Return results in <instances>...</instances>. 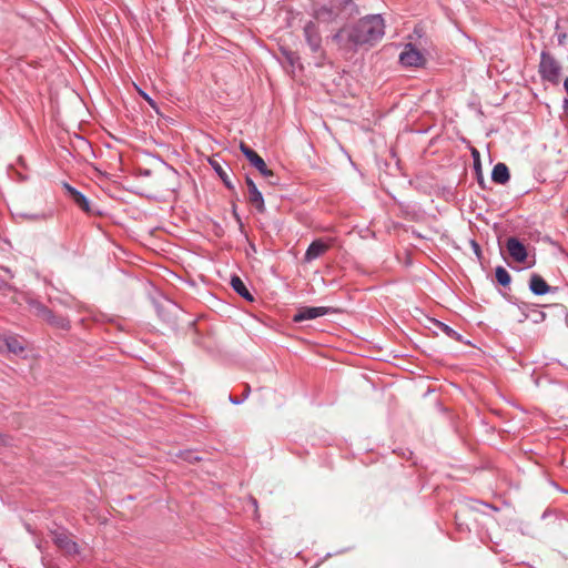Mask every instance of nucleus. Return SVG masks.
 I'll use <instances>...</instances> for the list:
<instances>
[{"label":"nucleus","mask_w":568,"mask_h":568,"mask_svg":"<svg viewBox=\"0 0 568 568\" xmlns=\"http://www.w3.org/2000/svg\"><path fill=\"white\" fill-rule=\"evenodd\" d=\"M445 331L447 332L448 335H453V334H456L452 328H449L448 326H445Z\"/></svg>","instance_id":"bb28decb"},{"label":"nucleus","mask_w":568,"mask_h":568,"mask_svg":"<svg viewBox=\"0 0 568 568\" xmlns=\"http://www.w3.org/2000/svg\"><path fill=\"white\" fill-rule=\"evenodd\" d=\"M230 400H231L233 404H240V403H242V400H241V399L233 398L232 396H230Z\"/></svg>","instance_id":"a878e982"},{"label":"nucleus","mask_w":568,"mask_h":568,"mask_svg":"<svg viewBox=\"0 0 568 568\" xmlns=\"http://www.w3.org/2000/svg\"><path fill=\"white\" fill-rule=\"evenodd\" d=\"M232 288L246 301H253L252 294L246 288L245 284L239 276H233L231 278Z\"/></svg>","instance_id":"f3484780"},{"label":"nucleus","mask_w":568,"mask_h":568,"mask_svg":"<svg viewBox=\"0 0 568 568\" xmlns=\"http://www.w3.org/2000/svg\"><path fill=\"white\" fill-rule=\"evenodd\" d=\"M564 88H565L566 92L568 93V78H566L564 81Z\"/></svg>","instance_id":"c85d7f7f"},{"label":"nucleus","mask_w":568,"mask_h":568,"mask_svg":"<svg viewBox=\"0 0 568 568\" xmlns=\"http://www.w3.org/2000/svg\"><path fill=\"white\" fill-rule=\"evenodd\" d=\"M545 318V313L540 312V311H534V314L531 316V320L535 322V323H538V322H541L544 321Z\"/></svg>","instance_id":"4be33fe9"},{"label":"nucleus","mask_w":568,"mask_h":568,"mask_svg":"<svg viewBox=\"0 0 568 568\" xmlns=\"http://www.w3.org/2000/svg\"><path fill=\"white\" fill-rule=\"evenodd\" d=\"M385 33L384 20L381 14H372L361 19L352 27L343 28L334 36L336 41L346 37L353 44H373Z\"/></svg>","instance_id":"f257e3e1"},{"label":"nucleus","mask_w":568,"mask_h":568,"mask_svg":"<svg viewBox=\"0 0 568 568\" xmlns=\"http://www.w3.org/2000/svg\"><path fill=\"white\" fill-rule=\"evenodd\" d=\"M528 308V305L523 303L521 306H519V310L521 311L523 315H524V318L527 320L529 318L530 316L526 313V310Z\"/></svg>","instance_id":"5701e85b"},{"label":"nucleus","mask_w":568,"mask_h":568,"mask_svg":"<svg viewBox=\"0 0 568 568\" xmlns=\"http://www.w3.org/2000/svg\"><path fill=\"white\" fill-rule=\"evenodd\" d=\"M240 150L245 155V158L250 161V163L266 179L270 180L271 184H276L277 179L273 180L274 173L271 171L267 166L264 160L251 148H248L246 144L241 143Z\"/></svg>","instance_id":"7ed1b4c3"},{"label":"nucleus","mask_w":568,"mask_h":568,"mask_svg":"<svg viewBox=\"0 0 568 568\" xmlns=\"http://www.w3.org/2000/svg\"><path fill=\"white\" fill-rule=\"evenodd\" d=\"M142 95L149 102L150 105L154 106L153 100L146 93L142 92Z\"/></svg>","instance_id":"b1692460"},{"label":"nucleus","mask_w":568,"mask_h":568,"mask_svg":"<svg viewBox=\"0 0 568 568\" xmlns=\"http://www.w3.org/2000/svg\"><path fill=\"white\" fill-rule=\"evenodd\" d=\"M246 184L248 189V201L250 203L260 212L263 213L265 211V204L262 193L258 191L254 181L250 178H246Z\"/></svg>","instance_id":"9d476101"},{"label":"nucleus","mask_w":568,"mask_h":568,"mask_svg":"<svg viewBox=\"0 0 568 568\" xmlns=\"http://www.w3.org/2000/svg\"><path fill=\"white\" fill-rule=\"evenodd\" d=\"M179 456L183 460L189 462L191 464L201 460V457L197 455V453L193 450L181 452Z\"/></svg>","instance_id":"aec40b11"},{"label":"nucleus","mask_w":568,"mask_h":568,"mask_svg":"<svg viewBox=\"0 0 568 568\" xmlns=\"http://www.w3.org/2000/svg\"><path fill=\"white\" fill-rule=\"evenodd\" d=\"M20 216L24 220H30V221H44L51 216V213H44V212L34 213V214L23 213V214H20Z\"/></svg>","instance_id":"412c9836"},{"label":"nucleus","mask_w":568,"mask_h":568,"mask_svg":"<svg viewBox=\"0 0 568 568\" xmlns=\"http://www.w3.org/2000/svg\"><path fill=\"white\" fill-rule=\"evenodd\" d=\"M8 284L0 277V291L6 288Z\"/></svg>","instance_id":"393cba45"},{"label":"nucleus","mask_w":568,"mask_h":568,"mask_svg":"<svg viewBox=\"0 0 568 568\" xmlns=\"http://www.w3.org/2000/svg\"><path fill=\"white\" fill-rule=\"evenodd\" d=\"M510 174L505 163H497L491 172V180L498 184H505L509 181Z\"/></svg>","instance_id":"2eb2a0df"},{"label":"nucleus","mask_w":568,"mask_h":568,"mask_svg":"<svg viewBox=\"0 0 568 568\" xmlns=\"http://www.w3.org/2000/svg\"><path fill=\"white\" fill-rule=\"evenodd\" d=\"M3 344L7 347L8 352H10L14 355H20L24 351L23 341L17 336H11V335L6 336L3 338Z\"/></svg>","instance_id":"dca6fc26"},{"label":"nucleus","mask_w":568,"mask_h":568,"mask_svg":"<svg viewBox=\"0 0 568 568\" xmlns=\"http://www.w3.org/2000/svg\"><path fill=\"white\" fill-rule=\"evenodd\" d=\"M473 246H474V251H475L476 253H478V252H479V246H478V244H477L476 242H473Z\"/></svg>","instance_id":"c756f323"},{"label":"nucleus","mask_w":568,"mask_h":568,"mask_svg":"<svg viewBox=\"0 0 568 568\" xmlns=\"http://www.w3.org/2000/svg\"><path fill=\"white\" fill-rule=\"evenodd\" d=\"M30 306L37 316L43 318L48 323L55 325L58 327H61V328L69 327V321L67 318L57 317L55 315H53V313L47 306H44L40 302L32 301L30 303Z\"/></svg>","instance_id":"20e7f679"},{"label":"nucleus","mask_w":568,"mask_h":568,"mask_svg":"<svg viewBox=\"0 0 568 568\" xmlns=\"http://www.w3.org/2000/svg\"><path fill=\"white\" fill-rule=\"evenodd\" d=\"M445 331L447 332L448 335H453V334H456L452 328H449L448 326H445Z\"/></svg>","instance_id":"cd10ccee"},{"label":"nucleus","mask_w":568,"mask_h":568,"mask_svg":"<svg viewBox=\"0 0 568 568\" xmlns=\"http://www.w3.org/2000/svg\"><path fill=\"white\" fill-rule=\"evenodd\" d=\"M212 168L214 169V171L217 173V175L222 179V181L224 182V184L229 187V189H233V185L229 179V175L226 174V172L222 169L221 164L217 162V161H211L210 162Z\"/></svg>","instance_id":"6ab92c4d"},{"label":"nucleus","mask_w":568,"mask_h":568,"mask_svg":"<svg viewBox=\"0 0 568 568\" xmlns=\"http://www.w3.org/2000/svg\"><path fill=\"white\" fill-rule=\"evenodd\" d=\"M331 312L329 307L324 306H304L298 308L297 313L293 316V321L301 323L304 321L315 320L324 316Z\"/></svg>","instance_id":"39448f33"},{"label":"nucleus","mask_w":568,"mask_h":568,"mask_svg":"<svg viewBox=\"0 0 568 568\" xmlns=\"http://www.w3.org/2000/svg\"><path fill=\"white\" fill-rule=\"evenodd\" d=\"M331 246V243L324 242L323 240L313 241L307 247L304 260L305 262H312L323 255Z\"/></svg>","instance_id":"9b49d317"},{"label":"nucleus","mask_w":568,"mask_h":568,"mask_svg":"<svg viewBox=\"0 0 568 568\" xmlns=\"http://www.w3.org/2000/svg\"><path fill=\"white\" fill-rule=\"evenodd\" d=\"M399 61L405 67H419L424 63V57L412 43H408L400 53Z\"/></svg>","instance_id":"423d86ee"},{"label":"nucleus","mask_w":568,"mask_h":568,"mask_svg":"<svg viewBox=\"0 0 568 568\" xmlns=\"http://www.w3.org/2000/svg\"><path fill=\"white\" fill-rule=\"evenodd\" d=\"M538 72L542 81L558 84L561 65L548 51H541Z\"/></svg>","instance_id":"f03ea898"},{"label":"nucleus","mask_w":568,"mask_h":568,"mask_svg":"<svg viewBox=\"0 0 568 568\" xmlns=\"http://www.w3.org/2000/svg\"><path fill=\"white\" fill-rule=\"evenodd\" d=\"M339 10L335 7L321 6L314 10V17L322 22H331L338 16Z\"/></svg>","instance_id":"ddd939ff"},{"label":"nucleus","mask_w":568,"mask_h":568,"mask_svg":"<svg viewBox=\"0 0 568 568\" xmlns=\"http://www.w3.org/2000/svg\"><path fill=\"white\" fill-rule=\"evenodd\" d=\"M248 393H250V387L246 385L245 390H244V398H246L248 396Z\"/></svg>","instance_id":"7c9ffc66"},{"label":"nucleus","mask_w":568,"mask_h":568,"mask_svg":"<svg viewBox=\"0 0 568 568\" xmlns=\"http://www.w3.org/2000/svg\"><path fill=\"white\" fill-rule=\"evenodd\" d=\"M495 276H496L497 282L503 286H507L511 281L509 273L503 266H498L496 268Z\"/></svg>","instance_id":"a211bd4d"},{"label":"nucleus","mask_w":568,"mask_h":568,"mask_svg":"<svg viewBox=\"0 0 568 568\" xmlns=\"http://www.w3.org/2000/svg\"><path fill=\"white\" fill-rule=\"evenodd\" d=\"M53 541L62 551H64L67 555H77L79 554L78 545L75 541H73L70 536L64 532H54L53 535Z\"/></svg>","instance_id":"1a4fd4ad"},{"label":"nucleus","mask_w":568,"mask_h":568,"mask_svg":"<svg viewBox=\"0 0 568 568\" xmlns=\"http://www.w3.org/2000/svg\"><path fill=\"white\" fill-rule=\"evenodd\" d=\"M63 187L77 205H79L85 212L90 211L89 201L81 192H79L77 189H74L68 183H63Z\"/></svg>","instance_id":"4468645a"},{"label":"nucleus","mask_w":568,"mask_h":568,"mask_svg":"<svg viewBox=\"0 0 568 568\" xmlns=\"http://www.w3.org/2000/svg\"><path fill=\"white\" fill-rule=\"evenodd\" d=\"M506 248L514 261L524 263L527 260L526 246L517 237H509L506 241Z\"/></svg>","instance_id":"6e6552de"},{"label":"nucleus","mask_w":568,"mask_h":568,"mask_svg":"<svg viewBox=\"0 0 568 568\" xmlns=\"http://www.w3.org/2000/svg\"><path fill=\"white\" fill-rule=\"evenodd\" d=\"M305 40L313 52H318L322 48V38L316 24L312 21L304 27Z\"/></svg>","instance_id":"0eeeda50"},{"label":"nucleus","mask_w":568,"mask_h":568,"mask_svg":"<svg viewBox=\"0 0 568 568\" xmlns=\"http://www.w3.org/2000/svg\"><path fill=\"white\" fill-rule=\"evenodd\" d=\"M529 288L535 295H545L551 291V287L538 274H532L529 282Z\"/></svg>","instance_id":"f8f14e48"}]
</instances>
